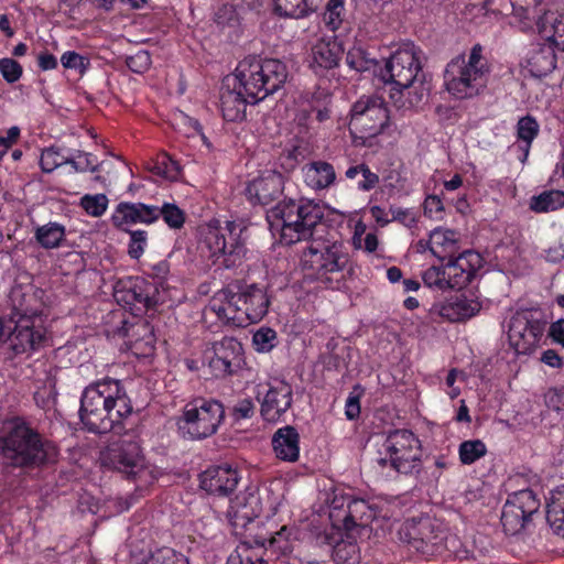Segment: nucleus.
<instances>
[{
  "label": "nucleus",
  "mask_w": 564,
  "mask_h": 564,
  "mask_svg": "<svg viewBox=\"0 0 564 564\" xmlns=\"http://www.w3.org/2000/svg\"><path fill=\"white\" fill-rule=\"evenodd\" d=\"M288 69L276 58L248 56L237 65L232 89H223L221 111L225 120L239 121L246 115L248 104H257L278 91L286 82Z\"/></svg>",
  "instance_id": "nucleus-1"
},
{
  "label": "nucleus",
  "mask_w": 564,
  "mask_h": 564,
  "mask_svg": "<svg viewBox=\"0 0 564 564\" xmlns=\"http://www.w3.org/2000/svg\"><path fill=\"white\" fill-rule=\"evenodd\" d=\"M133 411L120 380L106 378L85 388L80 397L79 417L93 433H120L121 422Z\"/></svg>",
  "instance_id": "nucleus-2"
},
{
  "label": "nucleus",
  "mask_w": 564,
  "mask_h": 564,
  "mask_svg": "<svg viewBox=\"0 0 564 564\" xmlns=\"http://www.w3.org/2000/svg\"><path fill=\"white\" fill-rule=\"evenodd\" d=\"M0 456L15 468H35L54 462L56 446L21 419L6 423L0 431Z\"/></svg>",
  "instance_id": "nucleus-3"
},
{
  "label": "nucleus",
  "mask_w": 564,
  "mask_h": 564,
  "mask_svg": "<svg viewBox=\"0 0 564 564\" xmlns=\"http://www.w3.org/2000/svg\"><path fill=\"white\" fill-rule=\"evenodd\" d=\"M422 69V51L412 43L403 44L387 61L380 76L390 85V99L398 109H411L426 97V88L415 85Z\"/></svg>",
  "instance_id": "nucleus-4"
},
{
  "label": "nucleus",
  "mask_w": 564,
  "mask_h": 564,
  "mask_svg": "<svg viewBox=\"0 0 564 564\" xmlns=\"http://www.w3.org/2000/svg\"><path fill=\"white\" fill-rule=\"evenodd\" d=\"M262 512L259 489L247 487L230 499L226 516L236 535L242 539L241 545L230 554L226 564H256L250 550L265 547L267 533H253L254 519Z\"/></svg>",
  "instance_id": "nucleus-5"
},
{
  "label": "nucleus",
  "mask_w": 564,
  "mask_h": 564,
  "mask_svg": "<svg viewBox=\"0 0 564 564\" xmlns=\"http://www.w3.org/2000/svg\"><path fill=\"white\" fill-rule=\"evenodd\" d=\"M322 218V207L304 199H283L267 212L270 230L280 234L281 241L286 245L311 238Z\"/></svg>",
  "instance_id": "nucleus-6"
},
{
  "label": "nucleus",
  "mask_w": 564,
  "mask_h": 564,
  "mask_svg": "<svg viewBox=\"0 0 564 564\" xmlns=\"http://www.w3.org/2000/svg\"><path fill=\"white\" fill-rule=\"evenodd\" d=\"M270 300L264 288L250 284L238 293L219 292L210 308L224 323L235 327H246L258 323L268 313Z\"/></svg>",
  "instance_id": "nucleus-7"
},
{
  "label": "nucleus",
  "mask_w": 564,
  "mask_h": 564,
  "mask_svg": "<svg viewBox=\"0 0 564 564\" xmlns=\"http://www.w3.org/2000/svg\"><path fill=\"white\" fill-rule=\"evenodd\" d=\"M490 67L482 54V46L475 44L468 56L452 58L444 70V86L456 99L479 96L487 86Z\"/></svg>",
  "instance_id": "nucleus-8"
},
{
  "label": "nucleus",
  "mask_w": 564,
  "mask_h": 564,
  "mask_svg": "<svg viewBox=\"0 0 564 564\" xmlns=\"http://www.w3.org/2000/svg\"><path fill=\"white\" fill-rule=\"evenodd\" d=\"M349 254L338 241H312L301 253V267L308 276L337 288Z\"/></svg>",
  "instance_id": "nucleus-9"
},
{
  "label": "nucleus",
  "mask_w": 564,
  "mask_h": 564,
  "mask_svg": "<svg viewBox=\"0 0 564 564\" xmlns=\"http://www.w3.org/2000/svg\"><path fill=\"white\" fill-rule=\"evenodd\" d=\"M245 227L236 221L225 226L209 224L202 231V250L207 249L214 263L226 269L240 267L246 259L247 248L241 239Z\"/></svg>",
  "instance_id": "nucleus-10"
},
{
  "label": "nucleus",
  "mask_w": 564,
  "mask_h": 564,
  "mask_svg": "<svg viewBox=\"0 0 564 564\" xmlns=\"http://www.w3.org/2000/svg\"><path fill=\"white\" fill-rule=\"evenodd\" d=\"M101 460L105 466L124 474L140 487L152 484L161 474L154 465L145 462L139 444L131 440L112 443L102 454Z\"/></svg>",
  "instance_id": "nucleus-11"
},
{
  "label": "nucleus",
  "mask_w": 564,
  "mask_h": 564,
  "mask_svg": "<svg viewBox=\"0 0 564 564\" xmlns=\"http://www.w3.org/2000/svg\"><path fill=\"white\" fill-rule=\"evenodd\" d=\"M224 417V405L219 401L196 398L185 404L177 425L184 437L202 440L215 434Z\"/></svg>",
  "instance_id": "nucleus-12"
},
{
  "label": "nucleus",
  "mask_w": 564,
  "mask_h": 564,
  "mask_svg": "<svg viewBox=\"0 0 564 564\" xmlns=\"http://www.w3.org/2000/svg\"><path fill=\"white\" fill-rule=\"evenodd\" d=\"M378 463L390 465L401 474H411L417 469L422 456L420 440L409 430H394L386 437Z\"/></svg>",
  "instance_id": "nucleus-13"
},
{
  "label": "nucleus",
  "mask_w": 564,
  "mask_h": 564,
  "mask_svg": "<svg viewBox=\"0 0 564 564\" xmlns=\"http://www.w3.org/2000/svg\"><path fill=\"white\" fill-rule=\"evenodd\" d=\"M389 123V112L382 98L362 96L350 109L349 130L360 139L378 135Z\"/></svg>",
  "instance_id": "nucleus-14"
},
{
  "label": "nucleus",
  "mask_w": 564,
  "mask_h": 564,
  "mask_svg": "<svg viewBox=\"0 0 564 564\" xmlns=\"http://www.w3.org/2000/svg\"><path fill=\"white\" fill-rule=\"evenodd\" d=\"M257 398L263 420L274 423L291 409L293 390L286 381L274 378L264 384H258Z\"/></svg>",
  "instance_id": "nucleus-15"
},
{
  "label": "nucleus",
  "mask_w": 564,
  "mask_h": 564,
  "mask_svg": "<svg viewBox=\"0 0 564 564\" xmlns=\"http://www.w3.org/2000/svg\"><path fill=\"white\" fill-rule=\"evenodd\" d=\"M544 328L545 323L532 312H517L510 319L509 343L518 355H529L539 346Z\"/></svg>",
  "instance_id": "nucleus-16"
},
{
  "label": "nucleus",
  "mask_w": 564,
  "mask_h": 564,
  "mask_svg": "<svg viewBox=\"0 0 564 564\" xmlns=\"http://www.w3.org/2000/svg\"><path fill=\"white\" fill-rule=\"evenodd\" d=\"M113 295L119 304L137 311L153 307L158 302L156 289L141 278L120 281L115 288Z\"/></svg>",
  "instance_id": "nucleus-17"
},
{
  "label": "nucleus",
  "mask_w": 564,
  "mask_h": 564,
  "mask_svg": "<svg viewBox=\"0 0 564 564\" xmlns=\"http://www.w3.org/2000/svg\"><path fill=\"white\" fill-rule=\"evenodd\" d=\"M35 312H29L26 308L14 306L13 318L18 317L14 327L8 336L2 339L9 344V347L15 354H23L34 349L41 341L42 335L34 330L32 316Z\"/></svg>",
  "instance_id": "nucleus-18"
},
{
  "label": "nucleus",
  "mask_w": 564,
  "mask_h": 564,
  "mask_svg": "<svg viewBox=\"0 0 564 564\" xmlns=\"http://www.w3.org/2000/svg\"><path fill=\"white\" fill-rule=\"evenodd\" d=\"M242 346L232 337H224L212 347L208 367L213 376L224 378L234 372V367L241 360Z\"/></svg>",
  "instance_id": "nucleus-19"
},
{
  "label": "nucleus",
  "mask_w": 564,
  "mask_h": 564,
  "mask_svg": "<svg viewBox=\"0 0 564 564\" xmlns=\"http://www.w3.org/2000/svg\"><path fill=\"white\" fill-rule=\"evenodd\" d=\"M409 534L413 545L423 554H432L438 550L445 536L442 523L431 517L413 520L409 527Z\"/></svg>",
  "instance_id": "nucleus-20"
},
{
  "label": "nucleus",
  "mask_w": 564,
  "mask_h": 564,
  "mask_svg": "<svg viewBox=\"0 0 564 564\" xmlns=\"http://www.w3.org/2000/svg\"><path fill=\"white\" fill-rule=\"evenodd\" d=\"M284 177L275 171H264L260 176L250 181L245 189L248 200L256 205H269L283 193Z\"/></svg>",
  "instance_id": "nucleus-21"
},
{
  "label": "nucleus",
  "mask_w": 564,
  "mask_h": 564,
  "mask_svg": "<svg viewBox=\"0 0 564 564\" xmlns=\"http://www.w3.org/2000/svg\"><path fill=\"white\" fill-rule=\"evenodd\" d=\"M115 227L130 231L129 227L137 224L151 225L156 221V206L143 203H119L111 216Z\"/></svg>",
  "instance_id": "nucleus-22"
},
{
  "label": "nucleus",
  "mask_w": 564,
  "mask_h": 564,
  "mask_svg": "<svg viewBox=\"0 0 564 564\" xmlns=\"http://www.w3.org/2000/svg\"><path fill=\"white\" fill-rule=\"evenodd\" d=\"M240 476L229 465L208 468L200 475V488L217 497L229 496L238 486Z\"/></svg>",
  "instance_id": "nucleus-23"
},
{
  "label": "nucleus",
  "mask_w": 564,
  "mask_h": 564,
  "mask_svg": "<svg viewBox=\"0 0 564 564\" xmlns=\"http://www.w3.org/2000/svg\"><path fill=\"white\" fill-rule=\"evenodd\" d=\"M480 267V256L474 251H465L458 257L448 258L445 264V275L448 289H462L474 278Z\"/></svg>",
  "instance_id": "nucleus-24"
},
{
  "label": "nucleus",
  "mask_w": 564,
  "mask_h": 564,
  "mask_svg": "<svg viewBox=\"0 0 564 564\" xmlns=\"http://www.w3.org/2000/svg\"><path fill=\"white\" fill-rule=\"evenodd\" d=\"M273 452L280 460L295 463L300 458V435L295 427L286 425L272 436Z\"/></svg>",
  "instance_id": "nucleus-25"
},
{
  "label": "nucleus",
  "mask_w": 564,
  "mask_h": 564,
  "mask_svg": "<svg viewBox=\"0 0 564 564\" xmlns=\"http://www.w3.org/2000/svg\"><path fill=\"white\" fill-rule=\"evenodd\" d=\"M555 45L546 43L531 51L527 58V68L533 77H544L556 67Z\"/></svg>",
  "instance_id": "nucleus-26"
},
{
  "label": "nucleus",
  "mask_w": 564,
  "mask_h": 564,
  "mask_svg": "<svg viewBox=\"0 0 564 564\" xmlns=\"http://www.w3.org/2000/svg\"><path fill=\"white\" fill-rule=\"evenodd\" d=\"M343 48L335 39H322L312 47V68L317 73L318 69H330L338 65Z\"/></svg>",
  "instance_id": "nucleus-27"
},
{
  "label": "nucleus",
  "mask_w": 564,
  "mask_h": 564,
  "mask_svg": "<svg viewBox=\"0 0 564 564\" xmlns=\"http://www.w3.org/2000/svg\"><path fill=\"white\" fill-rule=\"evenodd\" d=\"M302 172L306 185L314 189H324L336 178L333 165L324 161L308 163L303 166Z\"/></svg>",
  "instance_id": "nucleus-28"
},
{
  "label": "nucleus",
  "mask_w": 564,
  "mask_h": 564,
  "mask_svg": "<svg viewBox=\"0 0 564 564\" xmlns=\"http://www.w3.org/2000/svg\"><path fill=\"white\" fill-rule=\"evenodd\" d=\"M432 254L440 260L452 258L458 249L459 235L455 230L441 227L431 231Z\"/></svg>",
  "instance_id": "nucleus-29"
},
{
  "label": "nucleus",
  "mask_w": 564,
  "mask_h": 564,
  "mask_svg": "<svg viewBox=\"0 0 564 564\" xmlns=\"http://www.w3.org/2000/svg\"><path fill=\"white\" fill-rule=\"evenodd\" d=\"M546 521L554 534L564 538V485L550 492Z\"/></svg>",
  "instance_id": "nucleus-30"
},
{
  "label": "nucleus",
  "mask_w": 564,
  "mask_h": 564,
  "mask_svg": "<svg viewBox=\"0 0 564 564\" xmlns=\"http://www.w3.org/2000/svg\"><path fill=\"white\" fill-rule=\"evenodd\" d=\"M506 501L511 505L512 510L520 512L521 517H525L530 522L533 521V516L539 512L541 506L540 499L531 489L514 491Z\"/></svg>",
  "instance_id": "nucleus-31"
},
{
  "label": "nucleus",
  "mask_w": 564,
  "mask_h": 564,
  "mask_svg": "<svg viewBox=\"0 0 564 564\" xmlns=\"http://www.w3.org/2000/svg\"><path fill=\"white\" fill-rule=\"evenodd\" d=\"M564 25V0H555L538 20L539 31L546 36L554 35Z\"/></svg>",
  "instance_id": "nucleus-32"
},
{
  "label": "nucleus",
  "mask_w": 564,
  "mask_h": 564,
  "mask_svg": "<svg viewBox=\"0 0 564 564\" xmlns=\"http://www.w3.org/2000/svg\"><path fill=\"white\" fill-rule=\"evenodd\" d=\"M501 525L507 535L519 536L532 525V522L521 517L520 512L512 510L511 505L506 501L501 513Z\"/></svg>",
  "instance_id": "nucleus-33"
},
{
  "label": "nucleus",
  "mask_w": 564,
  "mask_h": 564,
  "mask_svg": "<svg viewBox=\"0 0 564 564\" xmlns=\"http://www.w3.org/2000/svg\"><path fill=\"white\" fill-rule=\"evenodd\" d=\"M501 525L507 535L519 536L532 525V522L521 517L520 512L512 510L511 505L506 501L501 513Z\"/></svg>",
  "instance_id": "nucleus-34"
},
{
  "label": "nucleus",
  "mask_w": 564,
  "mask_h": 564,
  "mask_svg": "<svg viewBox=\"0 0 564 564\" xmlns=\"http://www.w3.org/2000/svg\"><path fill=\"white\" fill-rule=\"evenodd\" d=\"M275 11L288 18H303L317 8V0H273Z\"/></svg>",
  "instance_id": "nucleus-35"
},
{
  "label": "nucleus",
  "mask_w": 564,
  "mask_h": 564,
  "mask_svg": "<svg viewBox=\"0 0 564 564\" xmlns=\"http://www.w3.org/2000/svg\"><path fill=\"white\" fill-rule=\"evenodd\" d=\"M529 207L535 213H550L564 207V192L557 189L544 191L531 197Z\"/></svg>",
  "instance_id": "nucleus-36"
},
{
  "label": "nucleus",
  "mask_w": 564,
  "mask_h": 564,
  "mask_svg": "<svg viewBox=\"0 0 564 564\" xmlns=\"http://www.w3.org/2000/svg\"><path fill=\"white\" fill-rule=\"evenodd\" d=\"M65 238V227L58 223H48L35 230L36 241L45 249L58 248Z\"/></svg>",
  "instance_id": "nucleus-37"
},
{
  "label": "nucleus",
  "mask_w": 564,
  "mask_h": 564,
  "mask_svg": "<svg viewBox=\"0 0 564 564\" xmlns=\"http://www.w3.org/2000/svg\"><path fill=\"white\" fill-rule=\"evenodd\" d=\"M330 96L325 90H317L312 95L310 100V109H304L303 115H315L317 122L323 123L330 119Z\"/></svg>",
  "instance_id": "nucleus-38"
},
{
  "label": "nucleus",
  "mask_w": 564,
  "mask_h": 564,
  "mask_svg": "<svg viewBox=\"0 0 564 564\" xmlns=\"http://www.w3.org/2000/svg\"><path fill=\"white\" fill-rule=\"evenodd\" d=\"M140 564H189L187 557L171 547H160L147 555Z\"/></svg>",
  "instance_id": "nucleus-39"
},
{
  "label": "nucleus",
  "mask_w": 564,
  "mask_h": 564,
  "mask_svg": "<svg viewBox=\"0 0 564 564\" xmlns=\"http://www.w3.org/2000/svg\"><path fill=\"white\" fill-rule=\"evenodd\" d=\"M487 454V446L480 440H468L459 444L458 456L463 465H471Z\"/></svg>",
  "instance_id": "nucleus-40"
},
{
  "label": "nucleus",
  "mask_w": 564,
  "mask_h": 564,
  "mask_svg": "<svg viewBox=\"0 0 564 564\" xmlns=\"http://www.w3.org/2000/svg\"><path fill=\"white\" fill-rule=\"evenodd\" d=\"M539 133V123L533 117L527 116L521 118L517 124L518 140L523 143L520 145L521 150L527 156L531 147L532 141Z\"/></svg>",
  "instance_id": "nucleus-41"
},
{
  "label": "nucleus",
  "mask_w": 564,
  "mask_h": 564,
  "mask_svg": "<svg viewBox=\"0 0 564 564\" xmlns=\"http://www.w3.org/2000/svg\"><path fill=\"white\" fill-rule=\"evenodd\" d=\"M333 558L337 564H357L360 558L359 547L354 541H340L333 550Z\"/></svg>",
  "instance_id": "nucleus-42"
},
{
  "label": "nucleus",
  "mask_w": 564,
  "mask_h": 564,
  "mask_svg": "<svg viewBox=\"0 0 564 564\" xmlns=\"http://www.w3.org/2000/svg\"><path fill=\"white\" fill-rule=\"evenodd\" d=\"M161 217L172 229H180L185 223V213L173 203H164L161 207L156 206V220Z\"/></svg>",
  "instance_id": "nucleus-43"
},
{
  "label": "nucleus",
  "mask_w": 564,
  "mask_h": 564,
  "mask_svg": "<svg viewBox=\"0 0 564 564\" xmlns=\"http://www.w3.org/2000/svg\"><path fill=\"white\" fill-rule=\"evenodd\" d=\"M253 533H267L265 547H271L280 552H286L289 550V532L286 527H282L274 533L269 532L265 528L259 525V522L254 519V531Z\"/></svg>",
  "instance_id": "nucleus-44"
},
{
  "label": "nucleus",
  "mask_w": 564,
  "mask_h": 564,
  "mask_svg": "<svg viewBox=\"0 0 564 564\" xmlns=\"http://www.w3.org/2000/svg\"><path fill=\"white\" fill-rule=\"evenodd\" d=\"M153 171L169 181H175L181 174V166L175 160L164 153L158 156Z\"/></svg>",
  "instance_id": "nucleus-45"
},
{
  "label": "nucleus",
  "mask_w": 564,
  "mask_h": 564,
  "mask_svg": "<svg viewBox=\"0 0 564 564\" xmlns=\"http://www.w3.org/2000/svg\"><path fill=\"white\" fill-rule=\"evenodd\" d=\"M276 343V332L270 327H261L252 336V345L258 352L271 351Z\"/></svg>",
  "instance_id": "nucleus-46"
},
{
  "label": "nucleus",
  "mask_w": 564,
  "mask_h": 564,
  "mask_svg": "<svg viewBox=\"0 0 564 564\" xmlns=\"http://www.w3.org/2000/svg\"><path fill=\"white\" fill-rule=\"evenodd\" d=\"M367 508V503L364 500H354L349 497L347 511L343 518L345 527L349 529L354 525H362Z\"/></svg>",
  "instance_id": "nucleus-47"
},
{
  "label": "nucleus",
  "mask_w": 564,
  "mask_h": 564,
  "mask_svg": "<svg viewBox=\"0 0 564 564\" xmlns=\"http://www.w3.org/2000/svg\"><path fill=\"white\" fill-rule=\"evenodd\" d=\"M66 156L58 148H47L42 151L40 166L44 173H51L67 162Z\"/></svg>",
  "instance_id": "nucleus-48"
},
{
  "label": "nucleus",
  "mask_w": 564,
  "mask_h": 564,
  "mask_svg": "<svg viewBox=\"0 0 564 564\" xmlns=\"http://www.w3.org/2000/svg\"><path fill=\"white\" fill-rule=\"evenodd\" d=\"M346 63L356 72H366L373 66L375 59L369 57L361 47H352L346 55Z\"/></svg>",
  "instance_id": "nucleus-49"
},
{
  "label": "nucleus",
  "mask_w": 564,
  "mask_h": 564,
  "mask_svg": "<svg viewBox=\"0 0 564 564\" xmlns=\"http://www.w3.org/2000/svg\"><path fill=\"white\" fill-rule=\"evenodd\" d=\"M80 206L93 217H100L108 207V198L105 194L85 195L80 199Z\"/></svg>",
  "instance_id": "nucleus-50"
},
{
  "label": "nucleus",
  "mask_w": 564,
  "mask_h": 564,
  "mask_svg": "<svg viewBox=\"0 0 564 564\" xmlns=\"http://www.w3.org/2000/svg\"><path fill=\"white\" fill-rule=\"evenodd\" d=\"M344 1L328 0L326 11L324 12V22L332 31H336L343 22Z\"/></svg>",
  "instance_id": "nucleus-51"
},
{
  "label": "nucleus",
  "mask_w": 564,
  "mask_h": 564,
  "mask_svg": "<svg viewBox=\"0 0 564 564\" xmlns=\"http://www.w3.org/2000/svg\"><path fill=\"white\" fill-rule=\"evenodd\" d=\"M430 315L434 321L441 318L448 322H459L453 297L444 302L434 303L430 308Z\"/></svg>",
  "instance_id": "nucleus-52"
},
{
  "label": "nucleus",
  "mask_w": 564,
  "mask_h": 564,
  "mask_svg": "<svg viewBox=\"0 0 564 564\" xmlns=\"http://www.w3.org/2000/svg\"><path fill=\"white\" fill-rule=\"evenodd\" d=\"M63 67L77 70L80 75L85 74L90 66L88 57L78 54L75 51H67L61 56Z\"/></svg>",
  "instance_id": "nucleus-53"
},
{
  "label": "nucleus",
  "mask_w": 564,
  "mask_h": 564,
  "mask_svg": "<svg viewBox=\"0 0 564 564\" xmlns=\"http://www.w3.org/2000/svg\"><path fill=\"white\" fill-rule=\"evenodd\" d=\"M128 232L130 235L128 253L132 259H139L148 246V231L138 229Z\"/></svg>",
  "instance_id": "nucleus-54"
},
{
  "label": "nucleus",
  "mask_w": 564,
  "mask_h": 564,
  "mask_svg": "<svg viewBox=\"0 0 564 564\" xmlns=\"http://www.w3.org/2000/svg\"><path fill=\"white\" fill-rule=\"evenodd\" d=\"M453 300L459 322L475 316L481 308L479 302L465 296H455Z\"/></svg>",
  "instance_id": "nucleus-55"
},
{
  "label": "nucleus",
  "mask_w": 564,
  "mask_h": 564,
  "mask_svg": "<svg viewBox=\"0 0 564 564\" xmlns=\"http://www.w3.org/2000/svg\"><path fill=\"white\" fill-rule=\"evenodd\" d=\"M126 64L133 73L143 74L150 68L152 61L148 51L139 50L134 54L127 56Z\"/></svg>",
  "instance_id": "nucleus-56"
},
{
  "label": "nucleus",
  "mask_w": 564,
  "mask_h": 564,
  "mask_svg": "<svg viewBox=\"0 0 564 564\" xmlns=\"http://www.w3.org/2000/svg\"><path fill=\"white\" fill-rule=\"evenodd\" d=\"M423 281L429 288H436L438 290L448 289V283L445 275L444 267H431L423 273Z\"/></svg>",
  "instance_id": "nucleus-57"
},
{
  "label": "nucleus",
  "mask_w": 564,
  "mask_h": 564,
  "mask_svg": "<svg viewBox=\"0 0 564 564\" xmlns=\"http://www.w3.org/2000/svg\"><path fill=\"white\" fill-rule=\"evenodd\" d=\"M0 73L9 84L18 82L23 73L22 66L12 58H0Z\"/></svg>",
  "instance_id": "nucleus-58"
},
{
  "label": "nucleus",
  "mask_w": 564,
  "mask_h": 564,
  "mask_svg": "<svg viewBox=\"0 0 564 564\" xmlns=\"http://www.w3.org/2000/svg\"><path fill=\"white\" fill-rule=\"evenodd\" d=\"M174 121L180 129H184V132L187 137L202 133V126L198 120L182 111H178L174 115Z\"/></svg>",
  "instance_id": "nucleus-59"
},
{
  "label": "nucleus",
  "mask_w": 564,
  "mask_h": 564,
  "mask_svg": "<svg viewBox=\"0 0 564 564\" xmlns=\"http://www.w3.org/2000/svg\"><path fill=\"white\" fill-rule=\"evenodd\" d=\"M256 406L251 399L245 398L232 406L231 415L236 421L247 420L254 415Z\"/></svg>",
  "instance_id": "nucleus-60"
},
{
  "label": "nucleus",
  "mask_w": 564,
  "mask_h": 564,
  "mask_svg": "<svg viewBox=\"0 0 564 564\" xmlns=\"http://www.w3.org/2000/svg\"><path fill=\"white\" fill-rule=\"evenodd\" d=\"M391 221H399L408 228L415 227L417 223L416 214L410 208L391 207Z\"/></svg>",
  "instance_id": "nucleus-61"
},
{
  "label": "nucleus",
  "mask_w": 564,
  "mask_h": 564,
  "mask_svg": "<svg viewBox=\"0 0 564 564\" xmlns=\"http://www.w3.org/2000/svg\"><path fill=\"white\" fill-rule=\"evenodd\" d=\"M355 248L362 249L364 251L371 253L378 248L379 240L376 234L368 232L365 237H361L358 232L352 238Z\"/></svg>",
  "instance_id": "nucleus-62"
},
{
  "label": "nucleus",
  "mask_w": 564,
  "mask_h": 564,
  "mask_svg": "<svg viewBox=\"0 0 564 564\" xmlns=\"http://www.w3.org/2000/svg\"><path fill=\"white\" fill-rule=\"evenodd\" d=\"M545 404L550 410L564 411V389H549L544 395Z\"/></svg>",
  "instance_id": "nucleus-63"
},
{
  "label": "nucleus",
  "mask_w": 564,
  "mask_h": 564,
  "mask_svg": "<svg viewBox=\"0 0 564 564\" xmlns=\"http://www.w3.org/2000/svg\"><path fill=\"white\" fill-rule=\"evenodd\" d=\"M549 336L554 344L564 348V318L553 322L550 325Z\"/></svg>",
  "instance_id": "nucleus-64"
}]
</instances>
